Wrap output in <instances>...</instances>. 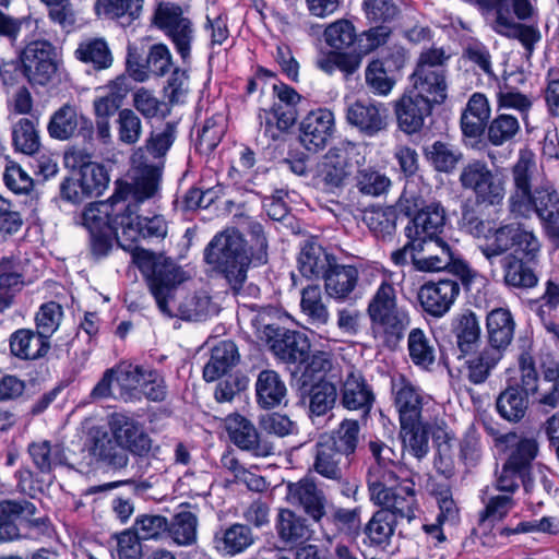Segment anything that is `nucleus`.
<instances>
[{
	"mask_svg": "<svg viewBox=\"0 0 559 559\" xmlns=\"http://www.w3.org/2000/svg\"><path fill=\"white\" fill-rule=\"evenodd\" d=\"M133 262L145 277L159 311L168 317L201 321L215 311L210 296L204 293L187 296L176 305L177 285L183 281V274L176 263L163 254L150 250H136Z\"/></svg>",
	"mask_w": 559,
	"mask_h": 559,
	"instance_id": "1",
	"label": "nucleus"
},
{
	"mask_svg": "<svg viewBox=\"0 0 559 559\" xmlns=\"http://www.w3.org/2000/svg\"><path fill=\"white\" fill-rule=\"evenodd\" d=\"M162 180V166L145 167L139 177L132 182H118L114 193V210L116 223H119L121 238L128 243L132 254L143 248L132 243L139 239H164L168 233V224L164 216L154 215L143 217L138 214V209L145 200L153 198L159 190Z\"/></svg>",
	"mask_w": 559,
	"mask_h": 559,
	"instance_id": "2",
	"label": "nucleus"
},
{
	"mask_svg": "<svg viewBox=\"0 0 559 559\" xmlns=\"http://www.w3.org/2000/svg\"><path fill=\"white\" fill-rule=\"evenodd\" d=\"M238 224L250 236V252L242 235L234 228H227L214 236L204 250L205 262L224 275L235 294L245 284L251 261L266 263L269 247L261 223L241 215Z\"/></svg>",
	"mask_w": 559,
	"mask_h": 559,
	"instance_id": "3",
	"label": "nucleus"
},
{
	"mask_svg": "<svg viewBox=\"0 0 559 559\" xmlns=\"http://www.w3.org/2000/svg\"><path fill=\"white\" fill-rule=\"evenodd\" d=\"M511 175L512 189L508 198L510 214L514 218H530L535 213L546 227L559 224V194L549 183L534 187L537 165L531 151L520 152Z\"/></svg>",
	"mask_w": 559,
	"mask_h": 559,
	"instance_id": "4",
	"label": "nucleus"
},
{
	"mask_svg": "<svg viewBox=\"0 0 559 559\" xmlns=\"http://www.w3.org/2000/svg\"><path fill=\"white\" fill-rule=\"evenodd\" d=\"M520 383L526 396L534 397V401L545 412L559 408V360L550 354L539 357V369L544 385H539V374L535 360L530 353H522L519 356Z\"/></svg>",
	"mask_w": 559,
	"mask_h": 559,
	"instance_id": "5",
	"label": "nucleus"
},
{
	"mask_svg": "<svg viewBox=\"0 0 559 559\" xmlns=\"http://www.w3.org/2000/svg\"><path fill=\"white\" fill-rule=\"evenodd\" d=\"M370 499L381 509L377 511L365 527L372 544L386 543L394 533L399 519L411 522L417 508L415 484H406L396 492H388V501H379L370 492Z\"/></svg>",
	"mask_w": 559,
	"mask_h": 559,
	"instance_id": "6",
	"label": "nucleus"
},
{
	"mask_svg": "<svg viewBox=\"0 0 559 559\" xmlns=\"http://www.w3.org/2000/svg\"><path fill=\"white\" fill-rule=\"evenodd\" d=\"M373 333L380 335L383 342L395 346L404 336L409 325L407 311L399 307L396 292L389 282H382L367 308Z\"/></svg>",
	"mask_w": 559,
	"mask_h": 559,
	"instance_id": "7",
	"label": "nucleus"
},
{
	"mask_svg": "<svg viewBox=\"0 0 559 559\" xmlns=\"http://www.w3.org/2000/svg\"><path fill=\"white\" fill-rule=\"evenodd\" d=\"M369 450L374 464L369 467L367 484L369 492L379 501H388V492H396L406 484H414L411 479H400L404 472L400 463V455L382 441H370Z\"/></svg>",
	"mask_w": 559,
	"mask_h": 559,
	"instance_id": "8",
	"label": "nucleus"
},
{
	"mask_svg": "<svg viewBox=\"0 0 559 559\" xmlns=\"http://www.w3.org/2000/svg\"><path fill=\"white\" fill-rule=\"evenodd\" d=\"M357 145L348 141L330 147L317 165L313 177L314 186L332 194L343 190L354 173L352 160L357 154Z\"/></svg>",
	"mask_w": 559,
	"mask_h": 559,
	"instance_id": "9",
	"label": "nucleus"
},
{
	"mask_svg": "<svg viewBox=\"0 0 559 559\" xmlns=\"http://www.w3.org/2000/svg\"><path fill=\"white\" fill-rule=\"evenodd\" d=\"M415 270L419 272L448 271L467 283L474 274L467 263L455 255L440 237L417 238Z\"/></svg>",
	"mask_w": 559,
	"mask_h": 559,
	"instance_id": "10",
	"label": "nucleus"
},
{
	"mask_svg": "<svg viewBox=\"0 0 559 559\" xmlns=\"http://www.w3.org/2000/svg\"><path fill=\"white\" fill-rule=\"evenodd\" d=\"M114 197L106 202L90 204L82 214V224L90 231L91 251L96 258L108 254L112 247V236L123 248L126 240L121 238L119 223H116Z\"/></svg>",
	"mask_w": 559,
	"mask_h": 559,
	"instance_id": "11",
	"label": "nucleus"
},
{
	"mask_svg": "<svg viewBox=\"0 0 559 559\" xmlns=\"http://www.w3.org/2000/svg\"><path fill=\"white\" fill-rule=\"evenodd\" d=\"M402 212L412 219L405 227L407 238L439 237L445 225V211L440 202L426 203L420 197L404 193L399 200Z\"/></svg>",
	"mask_w": 559,
	"mask_h": 559,
	"instance_id": "12",
	"label": "nucleus"
},
{
	"mask_svg": "<svg viewBox=\"0 0 559 559\" xmlns=\"http://www.w3.org/2000/svg\"><path fill=\"white\" fill-rule=\"evenodd\" d=\"M153 21L169 37L182 62L187 63L190 60L195 29L185 9L171 1H160L156 5Z\"/></svg>",
	"mask_w": 559,
	"mask_h": 559,
	"instance_id": "13",
	"label": "nucleus"
},
{
	"mask_svg": "<svg viewBox=\"0 0 559 559\" xmlns=\"http://www.w3.org/2000/svg\"><path fill=\"white\" fill-rule=\"evenodd\" d=\"M25 79L32 85L48 84L57 72V50L48 40H34L21 51Z\"/></svg>",
	"mask_w": 559,
	"mask_h": 559,
	"instance_id": "14",
	"label": "nucleus"
},
{
	"mask_svg": "<svg viewBox=\"0 0 559 559\" xmlns=\"http://www.w3.org/2000/svg\"><path fill=\"white\" fill-rule=\"evenodd\" d=\"M90 456L109 471L121 472L129 465V455L110 431L94 427L84 444Z\"/></svg>",
	"mask_w": 559,
	"mask_h": 559,
	"instance_id": "15",
	"label": "nucleus"
},
{
	"mask_svg": "<svg viewBox=\"0 0 559 559\" xmlns=\"http://www.w3.org/2000/svg\"><path fill=\"white\" fill-rule=\"evenodd\" d=\"M110 433L117 442L134 455H146L152 447L150 436L142 425L132 416L124 413H112L108 418Z\"/></svg>",
	"mask_w": 559,
	"mask_h": 559,
	"instance_id": "16",
	"label": "nucleus"
},
{
	"mask_svg": "<svg viewBox=\"0 0 559 559\" xmlns=\"http://www.w3.org/2000/svg\"><path fill=\"white\" fill-rule=\"evenodd\" d=\"M287 500L297 506L314 522L321 523L326 515L328 498L314 480L301 478L287 485Z\"/></svg>",
	"mask_w": 559,
	"mask_h": 559,
	"instance_id": "17",
	"label": "nucleus"
},
{
	"mask_svg": "<svg viewBox=\"0 0 559 559\" xmlns=\"http://www.w3.org/2000/svg\"><path fill=\"white\" fill-rule=\"evenodd\" d=\"M225 427L230 441L239 449L249 451L255 456L265 457L274 453V447L261 439L254 425L239 414L229 415Z\"/></svg>",
	"mask_w": 559,
	"mask_h": 559,
	"instance_id": "18",
	"label": "nucleus"
},
{
	"mask_svg": "<svg viewBox=\"0 0 559 559\" xmlns=\"http://www.w3.org/2000/svg\"><path fill=\"white\" fill-rule=\"evenodd\" d=\"M347 122L366 136H374L388 127V110L381 103L356 100L346 109Z\"/></svg>",
	"mask_w": 559,
	"mask_h": 559,
	"instance_id": "19",
	"label": "nucleus"
},
{
	"mask_svg": "<svg viewBox=\"0 0 559 559\" xmlns=\"http://www.w3.org/2000/svg\"><path fill=\"white\" fill-rule=\"evenodd\" d=\"M301 144L312 152L324 148L334 132V115L326 108L310 111L299 127Z\"/></svg>",
	"mask_w": 559,
	"mask_h": 559,
	"instance_id": "20",
	"label": "nucleus"
},
{
	"mask_svg": "<svg viewBox=\"0 0 559 559\" xmlns=\"http://www.w3.org/2000/svg\"><path fill=\"white\" fill-rule=\"evenodd\" d=\"M176 139V126L167 122L162 130L151 132L145 145L134 154V162L140 160L134 177H139L145 167H156L158 165L164 168V157L174 144Z\"/></svg>",
	"mask_w": 559,
	"mask_h": 559,
	"instance_id": "21",
	"label": "nucleus"
},
{
	"mask_svg": "<svg viewBox=\"0 0 559 559\" xmlns=\"http://www.w3.org/2000/svg\"><path fill=\"white\" fill-rule=\"evenodd\" d=\"M460 293V285L454 280H440L423 285L418 299L424 310L437 318L444 316Z\"/></svg>",
	"mask_w": 559,
	"mask_h": 559,
	"instance_id": "22",
	"label": "nucleus"
},
{
	"mask_svg": "<svg viewBox=\"0 0 559 559\" xmlns=\"http://www.w3.org/2000/svg\"><path fill=\"white\" fill-rule=\"evenodd\" d=\"M432 106L433 103L415 93L403 95L394 105L399 128L407 134L420 131Z\"/></svg>",
	"mask_w": 559,
	"mask_h": 559,
	"instance_id": "23",
	"label": "nucleus"
},
{
	"mask_svg": "<svg viewBox=\"0 0 559 559\" xmlns=\"http://www.w3.org/2000/svg\"><path fill=\"white\" fill-rule=\"evenodd\" d=\"M334 441L318 437L312 449L311 469L321 477L342 484L344 480V455L334 449Z\"/></svg>",
	"mask_w": 559,
	"mask_h": 559,
	"instance_id": "24",
	"label": "nucleus"
},
{
	"mask_svg": "<svg viewBox=\"0 0 559 559\" xmlns=\"http://www.w3.org/2000/svg\"><path fill=\"white\" fill-rule=\"evenodd\" d=\"M392 391L400 424L412 425L414 421L423 420V409L428 403V396L419 388L401 379L400 382L393 384Z\"/></svg>",
	"mask_w": 559,
	"mask_h": 559,
	"instance_id": "25",
	"label": "nucleus"
},
{
	"mask_svg": "<svg viewBox=\"0 0 559 559\" xmlns=\"http://www.w3.org/2000/svg\"><path fill=\"white\" fill-rule=\"evenodd\" d=\"M536 262L522 259L516 253H508L500 259L502 282L509 289L527 290L538 284L534 270Z\"/></svg>",
	"mask_w": 559,
	"mask_h": 559,
	"instance_id": "26",
	"label": "nucleus"
},
{
	"mask_svg": "<svg viewBox=\"0 0 559 559\" xmlns=\"http://www.w3.org/2000/svg\"><path fill=\"white\" fill-rule=\"evenodd\" d=\"M373 401V392L365 378L359 372H348L340 389L341 405L348 411H360L367 415Z\"/></svg>",
	"mask_w": 559,
	"mask_h": 559,
	"instance_id": "27",
	"label": "nucleus"
},
{
	"mask_svg": "<svg viewBox=\"0 0 559 559\" xmlns=\"http://www.w3.org/2000/svg\"><path fill=\"white\" fill-rule=\"evenodd\" d=\"M271 349L285 364L302 365L309 358L310 343L305 334L284 329L276 333Z\"/></svg>",
	"mask_w": 559,
	"mask_h": 559,
	"instance_id": "28",
	"label": "nucleus"
},
{
	"mask_svg": "<svg viewBox=\"0 0 559 559\" xmlns=\"http://www.w3.org/2000/svg\"><path fill=\"white\" fill-rule=\"evenodd\" d=\"M336 258L316 241H306L298 257L300 273L308 278H324Z\"/></svg>",
	"mask_w": 559,
	"mask_h": 559,
	"instance_id": "29",
	"label": "nucleus"
},
{
	"mask_svg": "<svg viewBox=\"0 0 559 559\" xmlns=\"http://www.w3.org/2000/svg\"><path fill=\"white\" fill-rule=\"evenodd\" d=\"M275 530L280 542L289 547L304 545L312 534L307 519L289 509L280 510Z\"/></svg>",
	"mask_w": 559,
	"mask_h": 559,
	"instance_id": "30",
	"label": "nucleus"
},
{
	"mask_svg": "<svg viewBox=\"0 0 559 559\" xmlns=\"http://www.w3.org/2000/svg\"><path fill=\"white\" fill-rule=\"evenodd\" d=\"M287 386L282 377L271 369L259 372L255 381V397L263 409H272L285 403Z\"/></svg>",
	"mask_w": 559,
	"mask_h": 559,
	"instance_id": "31",
	"label": "nucleus"
},
{
	"mask_svg": "<svg viewBox=\"0 0 559 559\" xmlns=\"http://www.w3.org/2000/svg\"><path fill=\"white\" fill-rule=\"evenodd\" d=\"M451 331L460 350L459 358L465 357L478 347L480 343V326L476 314L471 310L459 313L453 320Z\"/></svg>",
	"mask_w": 559,
	"mask_h": 559,
	"instance_id": "32",
	"label": "nucleus"
},
{
	"mask_svg": "<svg viewBox=\"0 0 559 559\" xmlns=\"http://www.w3.org/2000/svg\"><path fill=\"white\" fill-rule=\"evenodd\" d=\"M492 29L510 39H518L530 55L533 52L535 44L542 38L537 27L515 22L506 14L502 8L496 12Z\"/></svg>",
	"mask_w": 559,
	"mask_h": 559,
	"instance_id": "33",
	"label": "nucleus"
},
{
	"mask_svg": "<svg viewBox=\"0 0 559 559\" xmlns=\"http://www.w3.org/2000/svg\"><path fill=\"white\" fill-rule=\"evenodd\" d=\"M50 342L37 331L20 329L10 336L11 354L23 360H36L47 355Z\"/></svg>",
	"mask_w": 559,
	"mask_h": 559,
	"instance_id": "34",
	"label": "nucleus"
},
{
	"mask_svg": "<svg viewBox=\"0 0 559 559\" xmlns=\"http://www.w3.org/2000/svg\"><path fill=\"white\" fill-rule=\"evenodd\" d=\"M359 272L354 265L334 262L324 276V289L329 297L344 301L355 290Z\"/></svg>",
	"mask_w": 559,
	"mask_h": 559,
	"instance_id": "35",
	"label": "nucleus"
},
{
	"mask_svg": "<svg viewBox=\"0 0 559 559\" xmlns=\"http://www.w3.org/2000/svg\"><path fill=\"white\" fill-rule=\"evenodd\" d=\"M489 348L502 353L512 342L515 322L510 310L496 308L491 310L486 320Z\"/></svg>",
	"mask_w": 559,
	"mask_h": 559,
	"instance_id": "36",
	"label": "nucleus"
},
{
	"mask_svg": "<svg viewBox=\"0 0 559 559\" xmlns=\"http://www.w3.org/2000/svg\"><path fill=\"white\" fill-rule=\"evenodd\" d=\"M500 441L510 447V454L506 463L528 475L532 462L538 453L537 441L534 438L519 437L515 433H507Z\"/></svg>",
	"mask_w": 559,
	"mask_h": 559,
	"instance_id": "37",
	"label": "nucleus"
},
{
	"mask_svg": "<svg viewBox=\"0 0 559 559\" xmlns=\"http://www.w3.org/2000/svg\"><path fill=\"white\" fill-rule=\"evenodd\" d=\"M74 57L96 71L106 70L114 62L109 45L103 37H91L79 43Z\"/></svg>",
	"mask_w": 559,
	"mask_h": 559,
	"instance_id": "38",
	"label": "nucleus"
},
{
	"mask_svg": "<svg viewBox=\"0 0 559 559\" xmlns=\"http://www.w3.org/2000/svg\"><path fill=\"white\" fill-rule=\"evenodd\" d=\"M490 116L488 100L484 94L475 93L471 96L461 117L463 133L469 138L479 136Z\"/></svg>",
	"mask_w": 559,
	"mask_h": 559,
	"instance_id": "39",
	"label": "nucleus"
},
{
	"mask_svg": "<svg viewBox=\"0 0 559 559\" xmlns=\"http://www.w3.org/2000/svg\"><path fill=\"white\" fill-rule=\"evenodd\" d=\"M415 94L433 104H442L447 98V72L415 71L412 76Z\"/></svg>",
	"mask_w": 559,
	"mask_h": 559,
	"instance_id": "40",
	"label": "nucleus"
},
{
	"mask_svg": "<svg viewBox=\"0 0 559 559\" xmlns=\"http://www.w3.org/2000/svg\"><path fill=\"white\" fill-rule=\"evenodd\" d=\"M299 391L301 396L307 394L309 397V413L311 416L325 415L333 408L337 400V389L329 381H320L309 386L307 380H302L299 384Z\"/></svg>",
	"mask_w": 559,
	"mask_h": 559,
	"instance_id": "41",
	"label": "nucleus"
},
{
	"mask_svg": "<svg viewBox=\"0 0 559 559\" xmlns=\"http://www.w3.org/2000/svg\"><path fill=\"white\" fill-rule=\"evenodd\" d=\"M239 353L231 341H223L212 349L211 358L203 369V378L212 382L221 378L239 361Z\"/></svg>",
	"mask_w": 559,
	"mask_h": 559,
	"instance_id": "42",
	"label": "nucleus"
},
{
	"mask_svg": "<svg viewBox=\"0 0 559 559\" xmlns=\"http://www.w3.org/2000/svg\"><path fill=\"white\" fill-rule=\"evenodd\" d=\"M464 372L466 378L473 384L484 383L491 371L496 368L502 358V353L498 349L485 347L478 354L474 352L464 357Z\"/></svg>",
	"mask_w": 559,
	"mask_h": 559,
	"instance_id": "43",
	"label": "nucleus"
},
{
	"mask_svg": "<svg viewBox=\"0 0 559 559\" xmlns=\"http://www.w3.org/2000/svg\"><path fill=\"white\" fill-rule=\"evenodd\" d=\"M519 224L509 223L495 227L489 240L479 246V251L490 265H493L498 257H503L511 252L514 246L516 229Z\"/></svg>",
	"mask_w": 559,
	"mask_h": 559,
	"instance_id": "44",
	"label": "nucleus"
},
{
	"mask_svg": "<svg viewBox=\"0 0 559 559\" xmlns=\"http://www.w3.org/2000/svg\"><path fill=\"white\" fill-rule=\"evenodd\" d=\"M214 540L218 550L235 556L249 548L254 543V536L249 526L235 523L216 533Z\"/></svg>",
	"mask_w": 559,
	"mask_h": 559,
	"instance_id": "45",
	"label": "nucleus"
},
{
	"mask_svg": "<svg viewBox=\"0 0 559 559\" xmlns=\"http://www.w3.org/2000/svg\"><path fill=\"white\" fill-rule=\"evenodd\" d=\"M199 521L197 514L189 510L176 513L167 522V536L178 546H191L198 539Z\"/></svg>",
	"mask_w": 559,
	"mask_h": 559,
	"instance_id": "46",
	"label": "nucleus"
},
{
	"mask_svg": "<svg viewBox=\"0 0 559 559\" xmlns=\"http://www.w3.org/2000/svg\"><path fill=\"white\" fill-rule=\"evenodd\" d=\"M35 506L28 501L3 500L0 502V542L12 540L19 536L14 521L22 514L33 515Z\"/></svg>",
	"mask_w": 559,
	"mask_h": 559,
	"instance_id": "47",
	"label": "nucleus"
},
{
	"mask_svg": "<svg viewBox=\"0 0 559 559\" xmlns=\"http://www.w3.org/2000/svg\"><path fill=\"white\" fill-rule=\"evenodd\" d=\"M397 218L396 210L393 206H385L366 211L362 219L374 237L385 241L395 235Z\"/></svg>",
	"mask_w": 559,
	"mask_h": 559,
	"instance_id": "48",
	"label": "nucleus"
},
{
	"mask_svg": "<svg viewBox=\"0 0 559 559\" xmlns=\"http://www.w3.org/2000/svg\"><path fill=\"white\" fill-rule=\"evenodd\" d=\"M424 155L438 173L452 174L462 160V152L454 145L436 141L424 148Z\"/></svg>",
	"mask_w": 559,
	"mask_h": 559,
	"instance_id": "49",
	"label": "nucleus"
},
{
	"mask_svg": "<svg viewBox=\"0 0 559 559\" xmlns=\"http://www.w3.org/2000/svg\"><path fill=\"white\" fill-rule=\"evenodd\" d=\"M81 116L82 114H79L74 106L63 105L49 120L47 127L49 135L61 141L71 139L79 129Z\"/></svg>",
	"mask_w": 559,
	"mask_h": 559,
	"instance_id": "50",
	"label": "nucleus"
},
{
	"mask_svg": "<svg viewBox=\"0 0 559 559\" xmlns=\"http://www.w3.org/2000/svg\"><path fill=\"white\" fill-rule=\"evenodd\" d=\"M28 453L40 473H49L57 465H68L64 449L60 444L33 442L28 445Z\"/></svg>",
	"mask_w": 559,
	"mask_h": 559,
	"instance_id": "51",
	"label": "nucleus"
},
{
	"mask_svg": "<svg viewBox=\"0 0 559 559\" xmlns=\"http://www.w3.org/2000/svg\"><path fill=\"white\" fill-rule=\"evenodd\" d=\"M300 308L308 321L316 326L325 325L330 320L319 285H308L301 290Z\"/></svg>",
	"mask_w": 559,
	"mask_h": 559,
	"instance_id": "52",
	"label": "nucleus"
},
{
	"mask_svg": "<svg viewBox=\"0 0 559 559\" xmlns=\"http://www.w3.org/2000/svg\"><path fill=\"white\" fill-rule=\"evenodd\" d=\"M360 427L357 420L344 419L337 429L331 432L321 433L320 437H328L334 441V449L342 453L345 459L352 456L359 443Z\"/></svg>",
	"mask_w": 559,
	"mask_h": 559,
	"instance_id": "53",
	"label": "nucleus"
},
{
	"mask_svg": "<svg viewBox=\"0 0 559 559\" xmlns=\"http://www.w3.org/2000/svg\"><path fill=\"white\" fill-rule=\"evenodd\" d=\"M114 369L118 397L124 401L135 397L142 380L145 379L146 369L124 362L117 365Z\"/></svg>",
	"mask_w": 559,
	"mask_h": 559,
	"instance_id": "54",
	"label": "nucleus"
},
{
	"mask_svg": "<svg viewBox=\"0 0 559 559\" xmlns=\"http://www.w3.org/2000/svg\"><path fill=\"white\" fill-rule=\"evenodd\" d=\"M365 82L372 94L386 96L393 90L396 80L394 72L384 67L383 60L372 59L366 67Z\"/></svg>",
	"mask_w": 559,
	"mask_h": 559,
	"instance_id": "55",
	"label": "nucleus"
},
{
	"mask_svg": "<svg viewBox=\"0 0 559 559\" xmlns=\"http://www.w3.org/2000/svg\"><path fill=\"white\" fill-rule=\"evenodd\" d=\"M22 275L19 265L11 259L0 262V312L8 309L13 301L14 294L22 286Z\"/></svg>",
	"mask_w": 559,
	"mask_h": 559,
	"instance_id": "56",
	"label": "nucleus"
},
{
	"mask_svg": "<svg viewBox=\"0 0 559 559\" xmlns=\"http://www.w3.org/2000/svg\"><path fill=\"white\" fill-rule=\"evenodd\" d=\"M408 353L412 361L428 369L436 360L435 342L420 329H414L408 334Z\"/></svg>",
	"mask_w": 559,
	"mask_h": 559,
	"instance_id": "57",
	"label": "nucleus"
},
{
	"mask_svg": "<svg viewBox=\"0 0 559 559\" xmlns=\"http://www.w3.org/2000/svg\"><path fill=\"white\" fill-rule=\"evenodd\" d=\"M401 438L405 450L416 459L425 457L429 451L428 425L423 420L412 425L401 424Z\"/></svg>",
	"mask_w": 559,
	"mask_h": 559,
	"instance_id": "58",
	"label": "nucleus"
},
{
	"mask_svg": "<svg viewBox=\"0 0 559 559\" xmlns=\"http://www.w3.org/2000/svg\"><path fill=\"white\" fill-rule=\"evenodd\" d=\"M360 513L361 509L359 507L353 509L334 507L330 515H325V522L334 526L338 534L355 539L361 530Z\"/></svg>",
	"mask_w": 559,
	"mask_h": 559,
	"instance_id": "59",
	"label": "nucleus"
},
{
	"mask_svg": "<svg viewBox=\"0 0 559 559\" xmlns=\"http://www.w3.org/2000/svg\"><path fill=\"white\" fill-rule=\"evenodd\" d=\"M527 406V399L515 386H509L502 391L496 402L498 413L509 421L523 418Z\"/></svg>",
	"mask_w": 559,
	"mask_h": 559,
	"instance_id": "60",
	"label": "nucleus"
},
{
	"mask_svg": "<svg viewBox=\"0 0 559 559\" xmlns=\"http://www.w3.org/2000/svg\"><path fill=\"white\" fill-rule=\"evenodd\" d=\"M79 178L87 197L97 198L108 188L109 176L105 166L97 163H87L81 166Z\"/></svg>",
	"mask_w": 559,
	"mask_h": 559,
	"instance_id": "61",
	"label": "nucleus"
},
{
	"mask_svg": "<svg viewBox=\"0 0 559 559\" xmlns=\"http://www.w3.org/2000/svg\"><path fill=\"white\" fill-rule=\"evenodd\" d=\"M323 37L329 47L338 51L349 48L355 43L357 33L350 21L341 19L325 27Z\"/></svg>",
	"mask_w": 559,
	"mask_h": 559,
	"instance_id": "62",
	"label": "nucleus"
},
{
	"mask_svg": "<svg viewBox=\"0 0 559 559\" xmlns=\"http://www.w3.org/2000/svg\"><path fill=\"white\" fill-rule=\"evenodd\" d=\"M475 200L478 204L487 206L501 205L506 197V179L502 175L493 171L477 189Z\"/></svg>",
	"mask_w": 559,
	"mask_h": 559,
	"instance_id": "63",
	"label": "nucleus"
},
{
	"mask_svg": "<svg viewBox=\"0 0 559 559\" xmlns=\"http://www.w3.org/2000/svg\"><path fill=\"white\" fill-rule=\"evenodd\" d=\"M356 187L364 195L379 197L391 187V180L373 168H362L357 171Z\"/></svg>",
	"mask_w": 559,
	"mask_h": 559,
	"instance_id": "64",
	"label": "nucleus"
}]
</instances>
